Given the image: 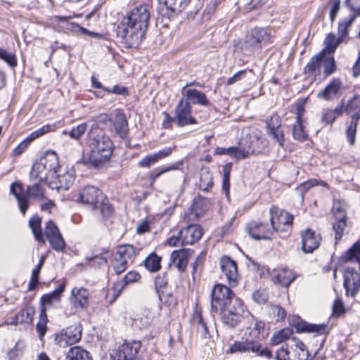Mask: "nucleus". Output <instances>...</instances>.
<instances>
[{
  "label": "nucleus",
  "mask_w": 360,
  "mask_h": 360,
  "mask_svg": "<svg viewBox=\"0 0 360 360\" xmlns=\"http://www.w3.org/2000/svg\"><path fill=\"white\" fill-rule=\"evenodd\" d=\"M152 8L148 4L134 6L122 18L116 28L117 36L127 48H138L149 26Z\"/></svg>",
  "instance_id": "f257e3e1"
},
{
  "label": "nucleus",
  "mask_w": 360,
  "mask_h": 360,
  "mask_svg": "<svg viewBox=\"0 0 360 360\" xmlns=\"http://www.w3.org/2000/svg\"><path fill=\"white\" fill-rule=\"evenodd\" d=\"M245 333L240 340L229 347L231 353L251 354L255 356L272 358L271 352L264 347L261 341L265 338V323L248 312L244 317Z\"/></svg>",
  "instance_id": "f03ea898"
},
{
  "label": "nucleus",
  "mask_w": 360,
  "mask_h": 360,
  "mask_svg": "<svg viewBox=\"0 0 360 360\" xmlns=\"http://www.w3.org/2000/svg\"><path fill=\"white\" fill-rule=\"evenodd\" d=\"M90 153L87 163L94 168H101L110 160L114 150L111 139L98 128H91L87 133Z\"/></svg>",
  "instance_id": "7ed1b4c3"
},
{
  "label": "nucleus",
  "mask_w": 360,
  "mask_h": 360,
  "mask_svg": "<svg viewBox=\"0 0 360 360\" xmlns=\"http://www.w3.org/2000/svg\"><path fill=\"white\" fill-rule=\"evenodd\" d=\"M59 167L58 159L54 151L48 153L39 162L33 164L30 173L32 181L39 182L53 180Z\"/></svg>",
  "instance_id": "20e7f679"
},
{
  "label": "nucleus",
  "mask_w": 360,
  "mask_h": 360,
  "mask_svg": "<svg viewBox=\"0 0 360 360\" xmlns=\"http://www.w3.org/2000/svg\"><path fill=\"white\" fill-rule=\"evenodd\" d=\"M10 192L15 197L19 209L23 215L29 207V197L37 200H42L44 198V191L38 182H34L33 185L28 186L25 193L22 184L15 181L11 184Z\"/></svg>",
  "instance_id": "39448f33"
},
{
  "label": "nucleus",
  "mask_w": 360,
  "mask_h": 360,
  "mask_svg": "<svg viewBox=\"0 0 360 360\" xmlns=\"http://www.w3.org/2000/svg\"><path fill=\"white\" fill-rule=\"evenodd\" d=\"M271 34L267 28L256 27L246 34L242 49L248 53H251L271 42Z\"/></svg>",
  "instance_id": "423d86ee"
},
{
  "label": "nucleus",
  "mask_w": 360,
  "mask_h": 360,
  "mask_svg": "<svg viewBox=\"0 0 360 360\" xmlns=\"http://www.w3.org/2000/svg\"><path fill=\"white\" fill-rule=\"evenodd\" d=\"M219 311L221 313L222 321L232 328L236 326L249 312L243 302L237 297L232 299L230 304Z\"/></svg>",
  "instance_id": "0eeeda50"
},
{
  "label": "nucleus",
  "mask_w": 360,
  "mask_h": 360,
  "mask_svg": "<svg viewBox=\"0 0 360 360\" xmlns=\"http://www.w3.org/2000/svg\"><path fill=\"white\" fill-rule=\"evenodd\" d=\"M345 110L347 115L351 116V122L347 128V139L351 145L355 142L356 127L360 119V96H354L347 103Z\"/></svg>",
  "instance_id": "6e6552de"
},
{
  "label": "nucleus",
  "mask_w": 360,
  "mask_h": 360,
  "mask_svg": "<svg viewBox=\"0 0 360 360\" xmlns=\"http://www.w3.org/2000/svg\"><path fill=\"white\" fill-rule=\"evenodd\" d=\"M293 345L289 346L288 343L283 344L277 351L276 359L277 360H307L308 352L305 345L301 341L292 340Z\"/></svg>",
  "instance_id": "1a4fd4ad"
},
{
  "label": "nucleus",
  "mask_w": 360,
  "mask_h": 360,
  "mask_svg": "<svg viewBox=\"0 0 360 360\" xmlns=\"http://www.w3.org/2000/svg\"><path fill=\"white\" fill-rule=\"evenodd\" d=\"M234 294L227 286L216 284L211 292V308L212 311L219 312V309L231 303Z\"/></svg>",
  "instance_id": "9d476101"
},
{
  "label": "nucleus",
  "mask_w": 360,
  "mask_h": 360,
  "mask_svg": "<svg viewBox=\"0 0 360 360\" xmlns=\"http://www.w3.org/2000/svg\"><path fill=\"white\" fill-rule=\"evenodd\" d=\"M174 122L179 127H184L196 123V120L192 116V107L188 101L181 98L174 109Z\"/></svg>",
  "instance_id": "9b49d317"
},
{
  "label": "nucleus",
  "mask_w": 360,
  "mask_h": 360,
  "mask_svg": "<svg viewBox=\"0 0 360 360\" xmlns=\"http://www.w3.org/2000/svg\"><path fill=\"white\" fill-rule=\"evenodd\" d=\"M44 235L50 246L57 252H63L66 247L65 242L56 224L51 220L46 222Z\"/></svg>",
  "instance_id": "f8f14e48"
},
{
  "label": "nucleus",
  "mask_w": 360,
  "mask_h": 360,
  "mask_svg": "<svg viewBox=\"0 0 360 360\" xmlns=\"http://www.w3.org/2000/svg\"><path fill=\"white\" fill-rule=\"evenodd\" d=\"M246 232L255 240H269L274 229L266 223L251 221L246 225Z\"/></svg>",
  "instance_id": "ddd939ff"
},
{
  "label": "nucleus",
  "mask_w": 360,
  "mask_h": 360,
  "mask_svg": "<svg viewBox=\"0 0 360 360\" xmlns=\"http://www.w3.org/2000/svg\"><path fill=\"white\" fill-rule=\"evenodd\" d=\"M82 329L79 326H71L60 335L56 336L55 341L60 347H66L80 340Z\"/></svg>",
  "instance_id": "4468645a"
},
{
  "label": "nucleus",
  "mask_w": 360,
  "mask_h": 360,
  "mask_svg": "<svg viewBox=\"0 0 360 360\" xmlns=\"http://www.w3.org/2000/svg\"><path fill=\"white\" fill-rule=\"evenodd\" d=\"M220 266L223 275L229 285L235 287L238 283V273L236 262L228 256H224L220 260Z\"/></svg>",
  "instance_id": "2eb2a0df"
},
{
  "label": "nucleus",
  "mask_w": 360,
  "mask_h": 360,
  "mask_svg": "<svg viewBox=\"0 0 360 360\" xmlns=\"http://www.w3.org/2000/svg\"><path fill=\"white\" fill-rule=\"evenodd\" d=\"M101 198L102 193L98 188L93 186H87L80 191L77 201L91 205L92 209H95L97 207L99 199Z\"/></svg>",
  "instance_id": "dca6fc26"
},
{
  "label": "nucleus",
  "mask_w": 360,
  "mask_h": 360,
  "mask_svg": "<svg viewBox=\"0 0 360 360\" xmlns=\"http://www.w3.org/2000/svg\"><path fill=\"white\" fill-rule=\"evenodd\" d=\"M270 221L275 231L279 229L278 224L290 226L293 222V216L288 212L278 207H272L269 210Z\"/></svg>",
  "instance_id": "f3484780"
},
{
  "label": "nucleus",
  "mask_w": 360,
  "mask_h": 360,
  "mask_svg": "<svg viewBox=\"0 0 360 360\" xmlns=\"http://www.w3.org/2000/svg\"><path fill=\"white\" fill-rule=\"evenodd\" d=\"M342 89V83L340 79L335 77L332 79L322 91L317 93V97L325 101H333L340 96Z\"/></svg>",
  "instance_id": "a211bd4d"
},
{
  "label": "nucleus",
  "mask_w": 360,
  "mask_h": 360,
  "mask_svg": "<svg viewBox=\"0 0 360 360\" xmlns=\"http://www.w3.org/2000/svg\"><path fill=\"white\" fill-rule=\"evenodd\" d=\"M207 209V200L200 196L195 198L188 211L184 219L188 221H196L202 217Z\"/></svg>",
  "instance_id": "6ab92c4d"
},
{
  "label": "nucleus",
  "mask_w": 360,
  "mask_h": 360,
  "mask_svg": "<svg viewBox=\"0 0 360 360\" xmlns=\"http://www.w3.org/2000/svg\"><path fill=\"white\" fill-rule=\"evenodd\" d=\"M181 235L182 245H192L198 241L202 234V229L198 224H191L179 230Z\"/></svg>",
  "instance_id": "aec40b11"
},
{
  "label": "nucleus",
  "mask_w": 360,
  "mask_h": 360,
  "mask_svg": "<svg viewBox=\"0 0 360 360\" xmlns=\"http://www.w3.org/2000/svg\"><path fill=\"white\" fill-rule=\"evenodd\" d=\"M141 348V342L132 341L124 342L119 347L115 358L117 360H133Z\"/></svg>",
  "instance_id": "412c9836"
},
{
  "label": "nucleus",
  "mask_w": 360,
  "mask_h": 360,
  "mask_svg": "<svg viewBox=\"0 0 360 360\" xmlns=\"http://www.w3.org/2000/svg\"><path fill=\"white\" fill-rule=\"evenodd\" d=\"M193 253V250L191 249L174 250L170 255L169 265L172 264L179 271H185L188 258L192 256Z\"/></svg>",
  "instance_id": "4be33fe9"
},
{
  "label": "nucleus",
  "mask_w": 360,
  "mask_h": 360,
  "mask_svg": "<svg viewBox=\"0 0 360 360\" xmlns=\"http://www.w3.org/2000/svg\"><path fill=\"white\" fill-rule=\"evenodd\" d=\"M321 237L311 229H307L302 233V249L305 253H311L319 245Z\"/></svg>",
  "instance_id": "5701e85b"
},
{
  "label": "nucleus",
  "mask_w": 360,
  "mask_h": 360,
  "mask_svg": "<svg viewBox=\"0 0 360 360\" xmlns=\"http://www.w3.org/2000/svg\"><path fill=\"white\" fill-rule=\"evenodd\" d=\"M296 277L297 274L292 269L283 267L277 271L274 270V274L272 276L271 280L274 283L288 288Z\"/></svg>",
  "instance_id": "b1692460"
},
{
  "label": "nucleus",
  "mask_w": 360,
  "mask_h": 360,
  "mask_svg": "<svg viewBox=\"0 0 360 360\" xmlns=\"http://www.w3.org/2000/svg\"><path fill=\"white\" fill-rule=\"evenodd\" d=\"M89 292L84 288H74L70 297V304L76 310H82L87 306Z\"/></svg>",
  "instance_id": "393cba45"
},
{
  "label": "nucleus",
  "mask_w": 360,
  "mask_h": 360,
  "mask_svg": "<svg viewBox=\"0 0 360 360\" xmlns=\"http://www.w3.org/2000/svg\"><path fill=\"white\" fill-rule=\"evenodd\" d=\"M65 290V285L60 284L52 292L43 295L40 298V305L45 307L46 311L49 307H53L60 302V297Z\"/></svg>",
  "instance_id": "a878e982"
},
{
  "label": "nucleus",
  "mask_w": 360,
  "mask_h": 360,
  "mask_svg": "<svg viewBox=\"0 0 360 360\" xmlns=\"http://www.w3.org/2000/svg\"><path fill=\"white\" fill-rule=\"evenodd\" d=\"M296 329L299 333H315L316 335H327L328 333V325L326 323L313 324L302 321L296 325Z\"/></svg>",
  "instance_id": "bb28decb"
},
{
  "label": "nucleus",
  "mask_w": 360,
  "mask_h": 360,
  "mask_svg": "<svg viewBox=\"0 0 360 360\" xmlns=\"http://www.w3.org/2000/svg\"><path fill=\"white\" fill-rule=\"evenodd\" d=\"M75 178L69 173H65L63 175L56 174L54 179L49 182V185L52 189L68 190L73 184Z\"/></svg>",
  "instance_id": "cd10ccee"
},
{
  "label": "nucleus",
  "mask_w": 360,
  "mask_h": 360,
  "mask_svg": "<svg viewBox=\"0 0 360 360\" xmlns=\"http://www.w3.org/2000/svg\"><path fill=\"white\" fill-rule=\"evenodd\" d=\"M185 96L189 103L194 105H200L202 106H209L210 105V101L207 98L205 94L200 90L195 89H189L186 90Z\"/></svg>",
  "instance_id": "c85d7f7f"
},
{
  "label": "nucleus",
  "mask_w": 360,
  "mask_h": 360,
  "mask_svg": "<svg viewBox=\"0 0 360 360\" xmlns=\"http://www.w3.org/2000/svg\"><path fill=\"white\" fill-rule=\"evenodd\" d=\"M325 57V51H321L314 56H313L306 66L304 68V72L309 76L316 74V71H319L321 63Z\"/></svg>",
  "instance_id": "c756f323"
},
{
  "label": "nucleus",
  "mask_w": 360,
  "mask_h": 360,
  "mask_svg": "<svg viewBox=\"0 0 360 360\" xmlns=\"http://www.w3.org/2000/svg\"><path fill=\"white\" fill-rule=\"evenodd\" d=\"M113 127L115 132L121 138H124L127 135L128 122L125 115L123 112H118L116 113L113 121Z\"/></svg>",
  "instance_id": "7c9ffc66"
},
{
  "label": "nucleus",
  "mask_w": 360,
  "mask_h": 360,
  "mask_svg": "<svg viewBox=\"0 0 360 360\" xmlns=\"http://www.w3.org/2000/svg\"><path fill=\"white\" fill-rule=\"evenodd\" d=\"M135 247L129 244H125L117 247L116 254L118 257L123 258L127 263H132L136 255L139 252Z\"/></svg>",
  "instance_id": "2f4dec72"
},
{
  "label": "nucleus",
  "mask_w": 360,
  "mask_h": 360,
  "mask_svg": "<svg viewBox=\"0 0 360 360\" xmlns=\"http://www.w3.org/2000/svg\"><path fill=\"white\" fill-rule=\"evenodd\" d=\"M343 110V102H341L340 104H338L335 109H324L322 111V122L327 124H332L339 116L342 114Z\"/></svg>",
  "instance_id": "473e14b6"
},
{
  "label": "nucleus",
  "mask_w": 360,
  "mask_h": 360,
  "mask_svg": "<svg viewBox=\"0 0 360 360\" xmlns=\"http://www.w3.org/2000/svg\"><path fill=\"white\" fill-rule=\"evenodd\" d=\"M71 18V16H59L55 15L49 19V25L52 27L56 32H65L70 30L68 24H71L68 20Z\"/></svg>",
  "instance_id": "72a5a7b5"
},
{
  "label": "nucleus",
  "mask_w": 360,
  "mask_h": 360,
  "mask_svg": "<svg viewBox=\"0 0 360 360\" xmlns=\"http://www.w3.org/2000/svg\"><path fill=\"white\" fill-rule=\"evenodd\" d=\"M67 359L68 360H92L89 352L79 346L71 347L67 353Z\"/></svg>",
  "instance_id": "f704fd0d"
},
{
  "label": "nucleus",
  "mask_w": 360,
  "mask_h": 360,
  "mask_svg": "<svg viewBox=\"0 0 360 360\" xmlns=\"http://www.w3.org/2000/svg\"><path fill=\"white\" fill-rule=\"evenodd\" d=\"M213 186L212 174L207 168L202 169L200 174L199 187L202 191L208 192Z\"/></svg>",
  "instance_id": "c9c22d12"
},
{
  "label": "nucleus",
  "mask_w": 360,
  "mask_h": 360,
  "mask_svg": "<svg viewBox=\"0 0 360 360\" xmlns=\"http://www.w3.org/2000/svg\"><path fill=\"white\" fill-rule=\"evenodd\" d=\"M41 224V220L37 215L32 216L29 220V226L32 229L36 240L39 243H44L45 240L43 237Z\"/></svg>",
  "instance_id": "e433bc0d"
},
{
  "label": "nucleus",
  "mask_w": 360,
  "mask_h": 360,
  "mask_svg": "<svg viewBox=\"0 0 360 360\" xmlns=\"http://www.w3.org/2000/svg\"><path fill=\"white\" fill-rule=\"evenodd\" d=\"M315 186H326L327 183L321 180L319 181L316 179H311L305 182L302 183L299 186L297 187L296 191L300 195L302 200H304V194L308 191V190Z\"/></svg>",
  "instance_id": "4c0bfd02"
},
{
  "label": "nucleus",
  "mask_w": 360,
  "mask_h": 360,
  "mask_svg": "<svg viewBox=\"0 0 360 360\" xmlns=\"http://www.w3.org/2000/svg\"><path fill=\"white\" fill-rule=\"evenodd\" d=\"M143 262L146 269L151 272L158 271L161 267V257L155 252L150 253Z\"/></svg>",
  "instance_id": "58836bf2"
},
{
  "label": "nucleus",
  "mask_w": 360,
  "mask_h": 360,
  "mask_svg": "<svg viewBox=\"0 0 360 360\" xmlns=\"http://www.w3.org/2000/svg\"><path fill=\"white\" fill-rule=\"evenodd\" d=\"M34 313L35 309L34 307L25 306L15 315V319H18L20 323H31Z\"/></svg>",
  "instance_id": "ea45409f"
},
{
  "label": "nucleus",
  "mask_w": 360,
  "mask_h": 360,
  "mask_svg": "<svg viewBox=\"0 0 360 360\" xmlns=\"http://www.w3.org/2000/svg\"><path fill=\"white\" fill-rule=\"evenodd\" d=\"M233 152L231 153V158L240 160L245 159L250 156L251 146L250 144L243 146L242 142L239 143L237 146H232Z\"/></svg>",
  "instance_id": "a19ab883"
},
{
  "label": "nucleus",
  "mask_w": 360,
  "mask_h": 360,
  "mask_svg": "<svg viewBox=\"0 0 360 360\" xmlns=\"http://www.w3.org/2000/svg\"><path fill=\"white\" fill-rule=\"evenodd\" d=\"M292 136L294 139L300 142L305 141L308 138V134L304 129L303 121L295 120L292 127Z\"/></svg>",
  "instance_id": "79ce46f5"
},
{
  "label": "nucleus",
  "mask_w": 360,
  "mask_h": 360,
  "mask_svg": "<svg viewBox=\"0 0 360 360\" xmlns=\"http://www.w3.org/2000/svg\"><path fill=\"white\" fill-rule=\"evenodd\" d=\"M354 16H348L341 20L338 23V37L340 40H343L347 37L348 30L354 21Z\"/></svg>",
  "instance_id": "37998d69"
},
{
  "label": "nucleus",
  "mask_w": 360,
  "mask_h": 360,
  "mask_svg": "<svg viewBox=\"0 0 360 360\" xmlns=\"http://www.w3.org/2000/svg\"><path fill=\"white\" fill-rule=\"evenodd\" d=\"M0 59L5 62L10 68H14L18 65V60L14 52L0 47Z\"/></svg>",
  "instance_id": "c03bdc74"
},
{
  "label": "nucleus",
  "mask_w": 360,
  "mask_h": 360,
  "mask_svg": "<svg viewBox=\"0 0 360 360\" xmlns=\"http://www.w3.org/2000/svg\"><path fill=\"white\" fill-rule=\"evenodd\" d=\"M232 164L227 163L223 166V179H222V190L225 192L227 197L229 196L230 188V174L231 171Z\"/></svg>",
  "instance_id": "a18cd8bd"
},
{
  "label": "nucleus",
  "mask_w": 360,
  "mask_h": 360,
  "mask_svg": "<svg viewBox=\"0 0 360 360\" xmlns=\"http://www.w3.org/2000/svg\"><path fill=\"white\" fill-rule=\"evenodd\" d=\"M46 323H47V315L45 307L40 309V314L39 321L37 323L36 328L39 334V336L43 337L46 332Z\"/></svg>",
  "instance_id": "49530a36"
},
{
  "label": "nucleus",
  "mask_w": 360,
  "mask_h": 360,
  "mask_svg": "<svg viewBox=\"0 0 360 360\" xmlns=\"http://www.w3.org/2000/svg\"><path fill=\"white\" fill-rule=\"evenodd\" d=\"M94 210H98L100 214L103 219H108L113 214V207L112 205L104 201L98 202L97 207Z\"/></svg>",
  "instance_id": "de8ad7c7"
},
{
  "label": "nucleus",
  "mask_w": 360,
  "mask_h": 360,
  "mask_svg": "<svg viewBox=\"0 0 360 360\" xmlns=\"http://www.w3.org/2000/svg\"><path fill=\"white\" fill-rule=\"evenodd\" d=\"M87 129L86 123H82L75 127H73L70 131H63L64 134H68L71 139L79 140L84 134Z\"/></svg>",
  "instance_id": "09e8293b"
},
{
  "label": "nucleus",
  "mask_w": 360,
  "mask_h": 360,
  "mask_svg": "<svg viewBox=\"0 0 360 360\" xmlns=\"http://www.w3.org/2000/svg\"><path fill=\"white\" fill-rule=\"evenodd\" d=\"M341 41L339 38L337 39L335 34L332 33L328 34L325 41L326 47L322 51H325V53L326 52L329 53H334Z\"/></svg>",
  "instance_id": "8fccbe9b"
},
{
  "label": "nucleus",
  "mask_w": 360,
  "mask_h": 360,
  "mask_svg": "<svg viewBox=\"0 0 360 360\" xmlns=\"http://www.w3.org/2000/svg\"><path fill=\"white\" fill-rule=\"evenodd\" d=\"M129 263L123 258L118 257V255L115 253L114 259L112 262V266L117 274L123 273L128 267Z\"/></svg>",
  "instance_id": "3c124183"
},
{
  "label": "nucleus",
  "mask_w": 360,
  "mask_h": 360,
  "mask_svg": "<svg viewBox=\"0 0 360 360\" xmlns=\"http://www.w3.org/2000/svg\"><path fill=\"white\" fill-rule=\"evenodd\" d=\"M323 61V68H324V77H328V76L333 74L336 70V64L333 56L328 57L326 58H324Z\"/></svg>",
  "instance_id": "603ef678"
},
{
  "label": "nucleus",
  "mask_w": 360,
  "mask_h": 360,
  "mask_svg": "<svg viewBox=\"0 0 360 360\" xmlns=\"http://www.w3.org/2000/svg\"><path fill=\"white\" fill-rule=\"evenodd\" d=\"M266 133L268 136L277 142L281 147L284 146V132L281 127H278L275 129L266 130Z\"/></svg>",
  "instance_id": "864d4df0"
},
{
  "label": "nucleus",
  "mask_w": 360,
  "mask_h": 360,
  "mask_svg": "<svg viewBox=\"0 0 360 360\" xmlns=\"http://www.w3.org/2000/svg\"><path fill=\"white\" fill-rule=\"evenodd\" d=\"M346 219H336V221L333 224V229L335 231V238L336 240H340L343 234V231L346 227Z\"/></svg>",
  "instance_id": "5fc2aeb1"
},
{
  "label": "nucleus",
  "mask_w": 360,
  "mask_h": 360,
  "mask_svg": "<svg viewBox=\"0 0 360 360\" xmlns=\"http://www.w3.org/2000/svg\"><path fill=\"white\" fill-rule=\"evenodd\" d=\"M196 321H197V330L200 335L205 338H210V333L208 331V328L207 326V323L205 322L202 315L198 314L196 316Z\"/></svg>",
  "instance_id": "6e6d98bb"
},
{
  "label": "nucleus",
  "mask_w": 360,
  "mask_h": 360,
  "mask_svg": "<svg viewBox=\"0 0 360 360\" xmlns=\"http://www.w3.org/2000/svg\"><path fill=\"white\" fill-rule=\"evenodd\" d=\"M253 300L257 304H264L269 299V295L266 289L256 290L252 295Z\"/></svg>",
  "instance_id": "4d7b16f0"
},
{
  "label": "nucleus",
  "mask_w": 360,
  "mask_h": 360,
  "mask_svg": "<svg viewBox=\"0 0 360 360\" xmlns=\"http://www.w3.org/2000/svg\"><path fill=\"white\" fill-rule=\"evenodd\" d=\"M54 129L53 125L51 124H46L41 128L35 130L32 133L30 134V136L27 137L28 142L33 141L34 139L45 134L46 133L53 131Z\"/></svg>",
  "instance_id": "13d9d810"
},
{
  "label": "nucleus",
  "mask_w": 360,
  "mask_h": 360,
  "mask_svg": "<svg viewBox=\"0 0 360 360\" xmlns=\"http://www.w3.org/2000/svg\"><path fill=\"white\" fill-rule=\"evenodd\" d=\"M281 119L276 114H273L269 118L266 119V130L275 129L278 127H281Z\"/></svg>",
  "instance_id": "bf43d9fd"
},
{
  "label": "nucleus",
  "mask_w": 360,
  "mask_h": 360,
  "mask_svg": "<svg viewBox=\"0 0 360 360\" xmlns=\"http://www.w3.org/2000/svg\"><path fill=\"white\" fill-rule=\"evenodd\" d=\"M41 268V266L37 265L36 267L32 270L28 287L30 291L34 290L37 285H38L39 274Z\"/></svg>",
  "instance_id": "052dcab7"
},
{
  "label": "nucleus",
  "mask_w": 360,
  "mask_h": 360,
  "mask_svg": "<svg viewBox=\"0 0 360 360\" xmlns=\"http://www.w3.org/2000/svg\"><path fill=\"white\" fill-rule=\"evenodd\" d=\"M167 274L163 273L162 275H158L155 279V285L157 292L160 290L167 289Z\"/></svg>",
  "instance_id": "680f3d73"
},
{
  "label": "nucleus",
  "mask_w": 360,
  "mask_h": 360,
  "mask_svg": "<svg viewBox=\"0 0 360 360\" xmlns=\"http://www.w3.org/2000/svg\"><path fill=\"white\" fill-rule=\"evenodd\" d=\"M141 278L140 274L135 271H131L128 272L124 277L123 278L122 282L123 284L122 285V288H123L126 285L131 283H134L138 281Z\"/></svg>",
  "instance_id": "e2e57ef3"
},
{
  "label": "nucleus",
  "mask_w": 360,
  "mask_h": 360,
  "mask_svg": "<svg viewBox=\"0 0 360 360\" xmlns=\"http://www.w3.org/2000/svg\"><path fill=\"white\" fill-rule=\"evenodd\" d=\"M345 4L352 12L350 16H360V0H346Z\"/></svg>",
  "instance_id": "0e129e2a"
},
{
  "label": "nucleus",
  "mask_w": 360,
  "mask_h": 360,
  "mask_svg": "<svg viewBox=\"0 0 360 360\" xmlns=\"http://www.w3.org/2000/svg\"><path fill=\"white\" fill-rule=\"evenodd\" d=\"M271 311L274 316L276 318L277 321H283L285 318V310L279 305H271Z\"/></svg>",
  "instance_id": "69168bd1"
},
{
  "label": "nucleus",
  "mask_w": 360,
  "mask_h": 360,
  "mask_svg": "<svg viewBox=\"0 0 360 360\" xmlns=\"http://www.w3.org/2000/svg\"><path fill=\"white\" fill-rule=\"evenodd\" d=\"M158 161L154 156L153 153L149 154L143 157L138 163L140 167H150L151 165L156 163Z\"/></svg>",
  "instance_id": "338daca9"
},
{
  "label": "nucleus",
  "mask_w": 360,
  "mask_h": 360,
  "mask_svg": "<svg viewBox=\"0 0 360 360\" xmlns=\"http://www.w3.org/2000/svg\"><path fill=\"white\" fill-rule=\"evenodd\" d=\"M105 91L108 94H114L122 96H127L129 94L128 89L121 85H115L112 89H105Z\"/></svg>",
  "instance_id": "774afa93"
}]
</instances>
